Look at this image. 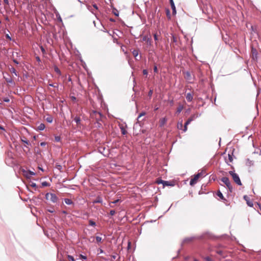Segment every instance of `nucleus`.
<instances>
[{
  "instance_id": "1",
  "label": "nucleus",
  "mask_w": 261,
  "mask_h": 261,
  "mask_svg": "<svg viewBox=\"0 0 261 261\" xmlns=\"http://www.w3.org/2000/svg\"><path fill=\"white\" fill-rule=\"evenodd\" d=\"M206 175V173L204 171L202 170L200 172L198 173L196 175H195L194 177L191 179L190 181V184L191 186H193L195 185L196 182L198 178L201 177L203 176L204 177Z\"/></svg>"
},
{
  "instance_id": "2",
  "label": "nucleus",
  "mask_w": 261,
  "mask_h": 261,
  "mask_svg": "<svg viewBox=\"0 0 261 261\" xmlns=\"http://www.w3.org/2000/svg\"><path fill=\"white\" fill-rule=\"evenodd\" d=\"M229 174L232 176L233 181L236 183V184L239 186H241L242 185L239 175L235 173L234 171H229Z\"/></svg>"
},
{
  "instance_id": "3",
  "label": "nucleus",
  "mask_w": 261,
  "mask_h": 261,
  "mask_svg": "<svg viewBox=\"0 0 261 261\" xmlns=\"http://www.w3.org/2000/svg\"><path fill=\"white\" fill-rule=\"evenodd\" d=\"M90 116L91 118L95 119L96 121H101L103 115L101 112L94 110L91 113Z\"/></svg>"
},
{
  "instance_id": "4",
  "label": "nucleus",
  "mask_w": 261,
  "mask_h": 261,
  "mask_svg": "<svg viewBox=\"0 0 261 261\" xmlns=\"http://www.w3.org/2000/svg\"><path fill=\"white\" fill-rule=\"evenodd\" d=\"M45 198L47 200H49L53 203H56L58 200V198L56 195L52 193H47L45 194Z\"/></svg>"
},
{
  "instance_id": "5",
  "label": "nucleus",
  "mask_w": 261,
  "mask_h": 261,
  "mask_svg": "<svg viewBox=\"0 0 261 261\" xmlns=\"http://www.w3.org/2000/svg\"><path fill=\"white\" fill-rule=\"evenodd\" d=\"M4 78L10 86L12 87H15L16 84L14 80L13 79L15 78L14 75H13V77H11L9 74H8L7 76H4Z\"/></svg>"
},
{
  "instance_id": "6",
  "label": "nucleus",
  "mask_w": 261,
  "mask_h": 261,
  "mask_svg": "<svg viewBox=\"0 0 261 261\" xmlns=\"http://www.w3.org/2000/svg\"><path fill=\"white\" fill-rule=\"evenodd\" d=\"M221 180L226 186L230 192H232L233 187L231 185L229 178L227 177H223Z\"/></svg>"
},
{
  "instance_id": "7",
  "label": "nucleus",
  "mask_w": 261,
  "mask_h": 261,
  "mask_svg": "<svg viewBox=\"0 0 261 261\" xmlns=\"http://www.w3.org/2000/svg\"><path fill=\"white\" fill-rule=\"evenodd\" d=\"M23 175L27 178H30L32 176H34L36 174L35 172L33 171H31L30 170L27 171L25 170H22Z\"/></svg>"
},
{
  "instance_id": "8",
  "label": "nucleus",
  "mask_w": 261,
  "mask_h": 261,
  "mask_svg": "<svg viewBox=\"0 0 261 261\" xmlns=\"http://www.w3.org/2000/svg\"><path fill=\"white\" fill-rule=\"evenodd\" d=\"M198 238V237H191L186 238L182 241L181 245H183L184 244H185V243H189Z\"/></svg>"
},
{
  "instance_id": "9",
  "label": "nucleus",
  "mask_w": 261,
  "mask_h": 261,
  "mask_svg": "<svg viewBox=\"0 0 261 261\" xmlns=\"http://www.w3.org/2000/svg\"><path fill=\"white\" fill-rule=\"evenodd\" d=\"M9 69L10 71L12 73H13L14 74V75L18 77L17 81H19V78L20 77V76H19V74L17 73V72L16 71L15 68L13 67V66H11L10 67H9Z\"/></svg>"
},
{
  "instance_id": "10",
  "label": "nucleus",
  "mask_w": 261,
  "mask_h": 261,
  "mask_svg": "<svg viewBox=\"0 0 261 261\" xmlns=\"http://www.w3.org/2000/svg\"><path fill=\"white\" fill-rule=\"evenodd\" d=\"M244 200L246 201L247 205L250 207H252L253 206V203L252 201H251L249 198V197L247 195H244L243 197Z\"/></svg>"
},
{
  "instance_id": "11",
  "label": "nucleus",
  "mask_w": 261,
  "mask_h": 261,
  "mask_svg": "<svg viewBox=\"0 0 261 261\" xmlns=\"http://www.w3.org/2000/svg\"><path fill=\"white\" fill-rule=\"evenodd\" d=\"M185 78L188 80L189 83H192L191 81L192 79V75L189 71H186L185 72Z\"/></svg>"
},
{
  "instance_id": "12",
  "label": "nucleus",
  "mask_w": 261,
  "mask_h": 261,
  "mask_svg": "<svg viewBox=\"0 0 261 261\" xmlns=\"http://www.w3.org/2000/svg\"><path fill=\"white\" fill-rule=\"evenodd\" d=\"M251 53L252 55V59L253 60H257V51L255 48L253 47L251 49Z\"/></svg>"
},
{
  "instance_id": "13",
  "label": "nucleus",
  "mask_w": 261,
  "mask_h": 261,
  "mask_svg": "<svg viewBox=\"0 0 261 261\" xmlns=\"http://www.w3.org/2000/svg\"><path fill=\"white\" fill-rule=\"evenodd\" d=\"M170 4L171 5V9L172 10L173 15H175L176 13V8L173 2V0H170Z\"/></svg>"
},
{
  "instance_id": "14",
  "label": "nucleus",
  "mask_w": 261,
  "mask_h": 261,
  "mask_svg": "<svg viewBox=\"0 0 261 261\" xmlns=\"http://www.w3.org/2000/svg\"><path fill=\"white\" fill-rule=\"evenodd\" d=\"M103 202V200H102V198L101 197H100V196H98L95 199H94L93 201H92V203L93 204L94 203H102Z\"/></svg>"
},
{
  "instance_id": "15",
  "label": "nucleus",
  "mask_w": 261,
  "mask_h": 261,
  "mask_svg": "<svg viewBox=\"0 0 261 261\" xmlns=\"http://www.w3.org/2000/svg\"><path fill=\"white\" fill-rule=\"evenodd\" d=\"M233 154H228V159L226 158L225 159L226 163L229 165V163H231L233 161Z\"/></svg>"
},
{
  "instance_id": "16",
  "label": "nucleus",
  "mask_w": 261,
  "mask_h": 261,
  "mask_svg": "<svg viewBox=\"0 0 261 261\" xmlns=\"http://www.w3.org/2000/svg\"><path fill=\"white\" fill-rule=\"evenodd\" d=\"M186 98L188 102H191L193 99V94L191 93H188L186 94Z\"/></svg>"
},
{
  "instance_id": "17",
  "label": "nucleus",
  "mask_w": 261,
  "mask_h": 261,
  "mask_svg": "<svg viewBox=\"0 0 261 261\" xmlns=\"http://www.w3.org/2000/svg\"><path fill=\"white\" fill-rule=\"evenodd\" d=\"M200 115H201L200 114L196 113V114H193L192 115H191V117L189 118V119H191V121H192L194 120L195 119H196V118L200 117Z\"/></svg>"
},
{
  "instance_id": "18",
  "label": "nucleus",
  "mask_w": 261,
  "mask_h": 261,
  "mask_svg": "<svg viewBox=\"0 0 261 261\" xmlns=\"http://www.w3.org/2000/svg\"><path fill=\"white\" fill-rule=\"evenodd\" d=\"M192 122L191 119L189 118L187 120V121L185 122L184 125V132H186L187 130V125H189Z\"/></svg>"
},
{
  "instance_id": "19",
  "label": "nucleus",
  "mask_w": 261,
  "mask_h": 261,
  "mask_svg": "<svg viewBox=\"0 0 261 261\" xmlns=\"http://www.w3.org/2000/svg\"><path fill=\"white\" fill-rule=\"evenodd\" d=\"M74 121L76 122L77 126L80 125L81 124V118L79 116H76L74 118Z\"/></svg>"
},
{
  "instance_id": "20",
  "label": "nucleus",
  "mask_w": 261,
  "mask_h": 261,
  "mask_svg": "<svg viewBox=\"0 0 261 261\" xmlns=\"http://www.w3.org/2000/svg\"><path fill=\"white\" fill-rule=\"evenodd\" d=\"M64 202L67 205H74L73 202L71 199L68 198H65Z\"/></svg>"
},
{
  "instance_id": "21",
  "label": "nucleus",
  "mask_w": 261,
  "mask_h": 261,
  "mask_svg": "<svg viewBox=\"0 0 261 261\" xmlns=\"http://www.w3.org/2000/svg\"><path fill=\"white\" fill-rule=\"evenodd\" d=\"M45 126L44 123H40L37 127V129L39 130H43L44 129Z\"/></svg>"
},
{
  "instance_id": "22",
  "label": "nucleus",
  "mask_w": 261,
  "mask_h": 261,
  "mask_svg": "<svg viewBox=\"0 0 261 261\" xmlns=\"http://www.w3.org/2000/svg\"><path fill=\"white\" fill-rule=\"evenodd\" d=\"M167 119L166 118L164 117L161 119L160 120V125L161 126L164 125V124L167 122Z\"/></svg>"
},
{
  "instance_id": "23",
  "label": "nucleus",
  "mask_w": 261,
  "mask_h": 261,
  "mask_svg": "<svg viewBox=\"0 0 261 261\" xmlns=\"http://www.w3.org/2000/svg\"><path fill=\"white\" fill-rule=\"evenodd\" d=\"M132 54L133 55V56L136 58V59L137 60H139V59H137V57H138V55H139V51L138 50H136V49H134L133 51H132Z\"/></svg>"
},
{
  "instance_id": "24",
  "label": "nucleus",
  "mask_w": 261,
  "mask_h": 261,
  "mask_svg": "<svg viewBox=\"0 0 261 261\" xmlns=\"http://www.w3.org/2000/svg\"><path fill=\"white\" fill-rule=\"evenodd\" d=\"M54 70L58 74H59V75H61V72L60 71V70L59 69V68L56 65H55L54 66Z\"/></svg>"
},
{
  "instance_id": "25",
  "label": "nucleus",
  "mask_w": 261,
  "mask_h": 261,
  "mask_svg": "<svg viewBox=\"0 0 261 261\" xmlns=\"http://www.w3.org/2000/svg\"><path fill=\"white\" fill-rule=\"evenodd\" d=\"M76 257H78L79 258L82 259L83 260H86L87 259V257L86 255H84L82 254H80L79 255H76Z\"/></svg>"
},
{
  "instance_id": "26",
  "label": "nucleus",
  "mask_w": 261,
  "mask_h": 261,
  "mask_svg": "<svg viewBox=\"0 0 261 261\" xmlns=\"http://www.w3.org/2000/svg\"><path fill=\"white\" fill-rule=\"evenodd\" d=\"M183 125H182V121H178L177 124V127L179 129H181L182 128Z\"/></svg>"
},
{
  "instance_id": "27",
  "label": "nucleus",
  "mask_w": 261,
  "mask_h": 261,
  "mask_svg": "<svg viewBox=\"0 0 261 261\" xmlns=\"http://www.w3.org/2000/svg\"><path fill=\"white\" fill-rule=\"evenodd\" d=\"M101 121H96L95 123V127L97 128H100L102 127V124L100 123Z\"/></svg>"
},
{
  "instance_id": "28",
  "label": "nucleus",
  "mask_w": 261,
  "mask_h": 261,
  "mask_svg": "<svg viewBox=\"0 0 261 261\" xmlns=\"http://www.w3.org/2000/svg\"><path fill=\"white\" fill-rule=\"evenodd\" d=\"M184 108V107L181 105L179 106L176 110V114H179L182 111V109Z\"/></svg>"
},
{
  "instance_id": "29",
  "label": "nucleus",
  "mask_w": 261,
  "mask_h": 261,
  "mask_svg": "<svg viewBox=\"0 0 261 261\" xmlns=\"http://www.w3.org/2000/svg\"><path fill=\"white\" fill-rule=\"evenodd\" d=\"M46 120L48 123H51L53 121V117L51 116H48L46 118Z\"/></svg>"
},
{
  "instance_id": "30",
  "label": "nucleus",
  "mask_w": 261,
  "mask_h": 261,
  "mask_svg": "<svg viewBox=\"0 0 261 261\" xmlns=\"http://www.w3.org/2000/svg\"><path fill=\"white\" fill-rule=\"evenodd\" d=\"M21 140L22 142L24 143L25 144H27V145H29L30 144V142L29 141L25 138V137H23L21 139Z\"/></svg>"
},
{
  "instance_id": "31",
  "label": "nucleus",
  "mask_w": 261,
  "mask_h": 261,
  "mask_svg": "<svg viewBox=\"0 0 261 261\" xmlns=\"http://www.w3.org/2000/svg\"><path fill=\"white\" fill-rule=\"evenodd\" d=\"M217 195L221 199H224V196L222 194V193L220 191H218L217 193Z\"/></svg>"
},
{
  "instance_id": "32",
  "label": "nucleus",
  "mask_w": 261,
  "mask_h": 261,
  "mask_svg": "<svg viewBox=\"0 0 261 261\" xmlns=\"http://www.w3.org/2000/svg\"><path fill=\"white\" fill-rule=\"evenodd\" d=\"M120 129H121L122 134H123L124 135L126 134L127 131L125 130V128L123 126H120Z\"/></svg>"
},
{
  "instance_id": "33",
  "label": "nucleus",
  "mask_w": 261,
  "mask_h": 261,
  "mask_svg": "<svg viewBox=\"0 0 261 261\" xmlns=\"http://www.w3.org/2000/svg\"><path fill=\"white\" fill-rule=\"evenodd\" d=\"M163 185L164 187H165V186H172L173 185L170 184V181H164Z\"/></svg>"
},
{
  "instance_id": "34",
  "label": "nucleus",
  "mask_w": 261,
  "mask_h": 261,
  "mask_svg": "<svg viewBox=\"0 0 261 261\" xmlns=\"http://www.w3.org/2000/svg\"><path fill=\"white\" fill-rule=\"evenodd\" d=\"M67 258L69 261H75V259L72 255H68Z\"/></svg>"
},
{
  "instance_id": "35",
  "label": "nucleus",
  "mask_w": 261,
  "mask_h": 261,
  "mask_svg": "<svg viewBox=\"0 0 261 261\" xmlns=\"http://www.w3.org/2000/svg\"><path fill=\"white\" fill-rule=\"evenodd\" d=\"M89 225L92 226H94L96 225V223L94 221H93L92 219H90L89 220Z\"/></svg>"
},
{
  "instance_id": "36",
  "label": "nucleus",
  "mask_w": 261,
  "mask_h": 261,
  "mask_svg": "<svg viewBox=\"0 0 261 261\" xmlns=\"http://www.w3.org/2000/svg\"><path fill=\"white\" fill-rule=\"evenodd\" d=\"M80 60L81 62V64H82V65L83 66V67L84 68H86V63L83 60V59L81 58H80Z\"/></svg>"
},
{
  "instance_id": "37",
  "label": "nucleus",
  "mask_w": 261,
  "mask_h": 261,
  "mask_svg": "<svg viewBox=\"0 0 261 261\" xmlns=\"http://www.w3.org/2000/svg\"><path fill=\"white\" fill-rule=\"evenodd\" d=\"M42 187H48L49 186V184L47 181H43L41 184Z\"/></svg>"
},
{
  "instance_id": "38",
  "label": "nucleus",
  "mask_w": 261,
  "mask_h": 261,
  "mask_svg": "<svg viewBox=\"0 0 261 261\" xmlns=\"http://www.w3.org/2000/svg\"><path fill=\"white\" fill-rule=\"evenodd\" d=\"M171 41H172V42H175V43H176V42H177V38H176V37L174 35H172Z\"/></svg>"
},
{
  "instance_id": "39",
  "label": "nucleus",
  "mask_w": 261,
  "mask_h": 261,
  "mask_svg": "<svg viewBox=\"0 0 261 261\" xmlns=\"http://www.w3.org/2000/svg\"><path fill=\"white\" fill-rule=\"evenodd\" d=\"M55 140L56 142H60L61 141V137L59 136H55Z\"/></svg>"
},
{
  "instance_id": "40",
  "label": "nucleus",
  "mask_w": 261,
  "mask_h": 261,
  "mask_svg": "<svg viewBox=\"0 0 261 261\" xmlns=\"http://www.w3.org/2000/svg\"><path fill=\"white\" fill-rule=\"evenodd\" d=\"M145 112H142V113H141L138 116V118H137V119L138 120H139V119L143 116H144L145 115Z\"/></svg>"
},
{
  "instance_id": "41",
  "label": "nucleus",
  "mask_w": 261,
  "mask_h": 261,
  "mask_svg": "<svg viewBox=\"0 0 261 261\" xmlns=\"http://www.w3.org/2000/svg\"><path fill=\"white\" fill-rule=\"evenodd\" d=\"M105 150V147H100L99 149V152L101 153H102V154H104Z\"/></svg>"
},
{
  "instance_id": "42",
  "label": "nucleus",
  "mask_w": 261,
  "mask_h": 261,
  "mask_svg": "<svg viewBox=\"0 0 261 261\" xmlns=\"http://www.w3.org/2000/svg\"><path fill=\"white\" fill-rule=\"evenodd\" d=\"M167 16H168V18H170V12L169 9H167L166 11Z\"/></svg>"
},
{
  "instance_id": "43",
  "label": "nucleus",
  "mask_w": 261,
  "mask_h": 261,
  "mask_svg": "<svg viewBox=\"0 0 261 261\" xmlns=\"http://www.w3.org/2000/svg\"><path fill=\"white\" fill-rule=\"evenodd\" d=\"M101 240H102V239L101 237H98V236L96 237V240L97 242H100L101 241Z\"/></svg>"
},
{
  "instance_id": "44",
  "label": "nucleus",
  "mask_w": 261,
  "mask_h": 261,
  "mask_svg": "<svg viewBox=\"0 0 261 261\" xmlns=\"http://www.w3.org/2000/svg\"><path fill=\"white\" fill-rule=\"evenodd\" d=\"M153 71L155 73H158V67H157L156 65H154V67H153Z\"/></svg>"
},
{
  "instance_id": "45",
  "label": "nucleus",
  "mask_w": 261,
  "mask_h": 261,
  "mask_svg": "<svg viewBox=\"0 0 261 261\" xmlns=\"http://www.w3.org/2000/svg\"><path fill=\"white\" fill-rule=\"evenodd\" d=\"M49 86L50 87H54V88H58V84H57L56 85L53 84H49Z\"/></svg>"
},
{
  "instance_id": "46",
  "label": "nucleus",
  "mask_w": 261,
  "mask_h": 261,
  "mask_svg": "<svg viewBox=\"0 0 261 261\" xmlns=\"http://www.w3.org/2000/svg\"><path fill=\"white\" fill-rule=\"evenodd\" d=\"M116 213V212L115 210H111L110 212V214L111 215V216H113Z\"/></svg>"
},
{
  "instance_id": "47",
  "label": "nucleus",
  "mask_w": 261,
  "mask_h": 261,
  "mask_svg": "<svg viewBox=\"0 0 261 261\" xmlns=\"http://www.w3.org/2000/svg\"><path fill=\"white\" fill-rule=\"evenodd\" d=\"M113 13L115 15V16H118L119 15V13H118V12L117 11V10L115 9L114 10H113Z\"/></svg>"
},
{
  "instance_id": "48",
  "label": "nucleus",
  "mask_w": 261,
  "mask_h": 261,
  "mask_svg": "<svg viewBox=\"0 0 261 261\" xmlns=\"http://www.w3.org/2000/svg\"><path fill=\"white\" fill-rule=\"evenodd\" d=\"M3 101L6 102H9L10 101V99L8 97H5L3 98Z\"/></svg>"
},
{
  "instance_id": "49",
  "label": "nucleus",
  "mask_w": 261,
  "mask_h": 261,
  "mask_svg": "<svg viewBox=\"0 0 261 261\" xmlns=\"http://www.w3.org/2000/svg\"><path fill=\"white\" fill-rule=\"evenodd\" d=\"M164 180H163L162 179H159L156 181V182L158 184H162L163 185Z\"/></svg>"
},
{
  "instance_id": "50",
  "label": "nucleus",
  "mask_w": 261,
  "mask_h": 261,
  "mask_svg": "<svg viewBox=\"0 0 261 261\" xmlns=\"http://www.w3.org/2000/svg\"><path fill=\"white\" fill-rule=\"evenodd\" d=\"M205 260L206 261H212V259H211V258L208 257V256L205 257Z\"/></svg>"
},
{
  "instance_id": "51",
  "label": "nucleus",
  "mask_w": 261,
  "mask_h": 261,
  "mask_svg": "<svg viewBox=\"0 0 261 261\" xmlns=\"http://www.w3.org/2000/svg\"><path fill=\"white\" fill-rule=\"evenodd\" d=\"M152 93H153V90H150L149 92H148V96L149 97H151L152 95Z\"/></svg>"
},
{
  "instance_id": "52",
  "label": "nucleus",
  "mask_w": 261,
  "mask_h": 261,
  "mask_svg": "<svg viewBox=\"0 0 261 261\" xmlns=\"http://www.w3.org/2000/svg\"><path fill=\"white\" fill-rule=\"evenodd\" d=\"M47 211H48V212H49V213H53L55 212L54 209L53 208H50V209H48Z\"/></svg>"
},
{
  "instance_id": "53",
  "label": "nucleus",
  "mask_w": 261,
  "mask_h": 261,
  "mask_svg": "<svg viewBox=\"0 0 261 261\" xmlns=\"http://www.w3.org/2000/svg\"><path fill=\"white\" fill-rule=\"evenodd\" d=\"M87 8L92 13H94V11L92 10V9H91V6H87Z\"/></svg>"
},
{
  "instance_id": "54",
  "label": "nucleus",
  "mask_w": 261,
  "mask_h": 261,
  "mask_svg": "<svg viewBox=\"0 0 261 261\" xmlns=\"http://www.w3.org/2000/svg\"><path fill=\"white\" fill-rule=\"evenodd\" d=\"M143 73L144 75H147V74H148L147 70L146 69H144L143 70Z\"/></svg>"
},
{
  "instance_id": "55",
  "label": "nucleus",
  "mask_w": 261,
  "mask_h": 261,
  "mask_svg": "<svg viewBox=\"0 0 261 261\" xmlns=\"http://www.w3.org/2000/svg\"><path fill=\"white\" fill-rule=\"evenodd\" d=\"M31 186L33 188H35V187H36L37 185H36V183H35V182H31Z\"/></svg>"
},
{
  "instance_id": "56",
  "label": "nucleus",
  "mask_w": 261,
  "mask_h": 261,
  "mask_svg": "<svg viewBox=\"0 0 261 261\" xmlns=\"http://www.w3.org/2000/svg\"><path fill=\"white\" fill-rule=\"evenodd\" d=\"M119 199H118L114 200L113 202H111V203L116 204L117 202H119Z\"/></svg>"
},
{
  "instance_id": "57",
  "label": "nucleus",
  "mask_w": 261,
  "mask_h": 261,
  "mask_svg": "<svg viewBox=\"0 0 261 261\" xmlns=\"http://www.w3.org/2000/svg\"><path fill=\"white\" fill-rule=\"evenodd\" d=\"M70 98L72 101H75L76 99V97L74 96H70Z\"/></svg>"
},
{
  "instance_id": "58",
  "label": "nucleus",
  "mask_w": 261,
  "mask_h": 261,
  "mask_svg": "<svg viewBox=\"0 0 261 261\" xmlns=\"http://www.w3.org/2000/svg\"><path fill=\"white\" fill-rule=\"evenodd\" d=\"M153 37L155 41L158 40V36H157L156 34H153Z\"/></svg>"
},
{
  "instance_id": "59",
  "label": "nucleus",
  "mask_w": 261,
  "mask_h": 261,
  "mask_svg": "<svg viewBox=\"0 0 261 261\" xmlns=\"http://www.w3.org/2000/svg\"><path fill=\"white\" fill-rule=\"evenodd\" d=\"M36 60H37V62H41V59H40V58H39V57L37 56V57H36Z\"/></svg>"
},
{
  "instance_id": "60",
  "label": "nucleus",
  "mask_w": 261,
  "mask_h": 261,
  "mask_svg": "<svg viewBox=\"0 0 261 261\" xmlns=\"http://www.w3.org/2000/svg\"><path fill=\"white\" fill-rule=\"evenodd\" d=\"M46 142H41V143H40V146H45V145H46Z\"/></svg>"
},
{
  "instance_id": "61",
  "label": "nucleus",
  "mask_w": 261,
  "mask_h": 261,
  "mask_svg": "<svg viewBox=\"0 0 261 261\" xmlns=\"http://www.w3.org/2000/svg\"><path fill=\"white\" fill-rule=\"evenodd\" d=\"M75 261H85V260H83L82 259L79 258L78 257H76Z\"/></svg>"
},
{
  "instance_id": "62",
  "label": "nucleus",
  "mask_w": 261,
  "mask_h": 261,
  "mask_svg": "<svg viewBox=\"0 0 261 261\" xmlns=\"http://www.w3.org/2000/svg\"><path fill=\"white\" fill-rule=\"evenodd\" d=\"M93 7L96 9V10H97L98 9V7L97 6L96 4H94L93 5Z\"/></svg>"
},
{
  "instance_id": "63",
  "label": "nucleus",
  "mask_w": 261,
  "mask_h": 261,
  "mask_svg": "<svg viewBox=\"0 0 261 261\" xmlns=\"http://www.w3.org/2000/svg\"><path fill=\"white\" fill-rule=\"evenodd\" d=\"M4 2L5 4L8 5L9 4L8 0H4Z\"/></svg>"
},
{
  "instance_id": "64",
  "label": "nucleus",
  "mask_w": 261,
  "mask_h": 261,
  "mask_svg": "<svg viewBox=\"0 0 261 261\" xmlns=\"http://www.w3.org/2000/svg\"><path fill=\"white\" fill-rule=\"evenodd\" d=\"M13 61L14 62V63H15L16 64H19V62L15 59H13Z\"/></svg>"
}]
</instances>
